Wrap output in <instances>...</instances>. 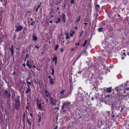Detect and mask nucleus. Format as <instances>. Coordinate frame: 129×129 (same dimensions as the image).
<instances>
[{
  "instance_id": "28",
  "label": "nucleus",
  "mask_w": 129,
  "mask_h": 129,
  "mask_svg": "<svg viewBox=\"0 0 129 129\" xmlns=\"http://www.w3.org/2000/svg\"><path fill=\"white\" fill-rule=\"evenodd\" d=\"M109 128V126H108L107 125H105L103 129H107L108 128Z\"/></svg>"
},
{
  "instance_id": "2",
  "label": "nucleus",
  "mask_w": 129,
  "mask_h": 129,
  "mask_svg": "<svg viewBox=\"0 0 129 129\" xmlns=\"http://www.w3.org/2000/svg\"><path fill=\"white\" fill-rule=\"evenodd\" d=\"M37 108L40 110H41L42 109V108L41 107V100H39L37 99Z\"/></svg>"
},
{
  "instance_id": "43",
  "label": "nucleus",
  "mask_w": 129,
  "mask_h": 129,
  "mask_svg": "<svg viewBox=\"0 0 129 129\" xmlns=\"http://www.w3.org/2000/svg\"><path fill=\"white\" fill-rule=\"evenodd\" d=\"M78 74H81V71H79L78 72Z\"/></svg>"
},
{
  "instance_id": "41",
  "label": "nucleus",
  "mask_w": 129,
  "mask_h": 129,
  "mask_svg": "<svg viewBox=\"0 0 129 129\" xmlns=\"http://www.w3.org/2000/svg\"><path fill=\"white\" fill-rule=\"evenodd\" d=\"M72 85H70V89H71V90H72Z\"/></svg>"
},
{
  "instance_id": "57",
  "label": "nucleus",
  "mask_w": 129,
  "mask_h": 129,
  "mask_svg": "<svg viewBox=\"0 0 129 129\" xmlns=\"http://www.w3.org/2000/svg\"><path fill=\"white\" fill-rule=\"evenodd\" d=\"M124 58V57H122V59H123Z\"/></svg>"
},
{
  "instance_id": "25",
  "label": "nucleus",
  "mask_w": 129,
  "mask_h": 129,
  "mask_svg": "<svg viewBox=\"0 0 129 129\" xmlns=\"http://www.w3.org/2000/svg\"><path fill=\"white\" fill-rule=\"evenodd\" d=\"M65 90H62L60 92V94L61 95H63V94L64 91H65Z\"/></svg>"
},
{
  "instance_id": "61",
  "label": "nucleus",
  "mask_w": 129,
  "mask_h": 129,
  "mask_svg": "<svg viewBox=\"0 0 129 129\" xmlns=\"http://www.w3.org/2000/svg\"><path fill=\"white\" fill-rule=\"evenodd\" d=\"M36 67V66L35 65H34L33 67L34 68H35Z\"/></svg>"
},
{
  "instance_id": "63",
  "label": "nucleus",
  "mask_w": 129,
  "mask_h": 129,
  "mask_svg": "<svg viewBox=\"0 0 129 129\" xmlns=\"http://www.w3.org/2000/svg\"><path fill=\"white\" fill-rule=\"evenodd\" d=\"M59 9V7H57V10H58Z\"/></svg>"
},
{
  "instance_id": "62",
  "label": "nucleus",
  "mask_w": 129,
  "mask_h": 129,
  "mask_svg": "<svg viewBox=\"0 0 129 129\" xmlns=\"http://www.w3.org/2000/svg\"><path fill=\"white\" fill-rule=\"evenodd\" d=\"M127 54L128 55H129V52L127 53Z\"/></svg>"
},
{
  "instance_id": "38",
  "label": "nucleus",
  "mask_w": 129,
  "mask_h": 129,
  "mask_svg": "<svg viewBox=\"0 0 129 129\" xmlns=\"http://www.w3.org/2000/svg\"><path fill=\"white\" fill-rule=\"evenodd\" d=\"M100 71L101 72V73H100L101 75H102L103 74L104 72L102 71V72L101 70Z\"/></svg>"
},
{
  "instance_id": "4",
  "label": "nucleus",
  "mask_w": 129,
  "mask_h": 129,
  "mask_svg": "<svg viewBox=\"0 0 129 129\" xmlns=\"http://www.w3.org/2000/svg\"><path fill=\"white\" fill-rule=\"evenodd\" d=\"M51 104L52 105H58L59 102L56 100L55 99L53 98H51L50 99Z\"/></svg>"
},
{
  "instance_id": "53",
  "label": "nucleus",
  "mask_w": 129,
  "mask_h": 129,
  "mask_svg": "<svg viewBox=\"0 0 129 129\" xmlns=\"http://www.w3.org/2000/svg\"><path fill=\"white\" fill-rule=\"evenodd\" d=\"M60 51H61V52H62L63 51V49H61L60 50Z\"/></svg>"
},
{
  "instance_id": "12",
  "label": "nucleus",
  "mask_w": 129,
  "mask_h": 129,
  "mask_svg": "<svg viewBox=\"0 0 129 129\" xmlns=\"http://www.w3.org/2000/svg\"><path fill=\"white\" fill-rule=\"evenodd\" d=\"M66 15H65L63 14L62 15V21L64 22H65L66 21Z\"/></svg>"
},
{
  "instance_id": "51",
  "label": "nucleus",
  "mask_w": 129,
  "mask_h": 129,
  "mask_svg": "<svg viewBox=\"0 0 129 129\" xmlns=\"http://www.w3.org/2000/svg\"><path fill=\"white\" fill-rule=\"evenodd\" d=\"M52 22V21H51V20H50V21H49V23H51Z\"/></svg>"
},
{
  "instance_id": "40",
  "label": "nucleus",
  "mask_w": 129,
  "mask_h": 129,
  "mask_svg": "<svg viewBox=\"0 0 129 129\" xmlns=\"http://www.w3.org/2000/svg\"><path fill=\"white\" fill-rule=\"evenodd\" d=\"M126 83H126V84H125V86H127V83H129V81H127Z\"/></svg>"
},
{
  "instance_id": "29",
  "label": "nucleus",
  "mask_w": 129,
  "mask_h": 129,
  "mask_svg": "<svg viewBox=\"0 0 129 129\" xmlns=\"http://www.w3.org/2000/svg\"><path fill=\"white\" fill-rule=\"evenodd\" d=\"M26 65L28 66V67L29 69H31V66L29 63V64H26Z\"/></svg>"
},
{
  "instance_id": "64",
  "label": "nucleus",
  "mask_w": 129,
  "mask_h": 129,
  "mask_svg": "<svg viewBox=\"0 0 129 129\" xmlns=\"http://www.w3.org/2000/svg\"><path fill=\"white\" fill-rule=\"evenodd\" d=\"M118 17H120V15H118Z\"/></svg>"
},
{
  "instance_id": "56",
  "label": "nucleus",
  "mask_w": 129,
  "mask_h": 129,
  "mask_svg": "<svg viewBox=\"0 0 129 129\" xmlns=\"http://www.w3.org/2000/svg\"><path fill=\"white\" fill-rule=\"evenodd\" d=\"M111 116L112 117H114V115H111Z\"/></svg>"
},
{
  "instance_id": "10",
  "label": "nucleus",
  "mask_w": 129,
  "mask_h": 129,
  "mask_svg": "<svg viewBox=\"0 0 129 129\" xmlns=\"http://www.w3.org/2000/svg\"><path fill=\"white\" fill-rule=\"evenodd\" d=\"M104 90L105 91L109 93H111L112 91L111 87L105 88L104 89Z\"/></svg>"
},
{
  "instance_id": "9",
  "label": "nucleus",
  "mask_w": 129,
  "mask_h": 129,
  "mask_svg": "<svg viewBox=\"0 0 129 129\" xmlns=\"http://www.w3.org/2000/svg\"><path fill=\"white\" fill-rule=\"evenodd\" d=\"M48 78L49 79V82L51 84H53L54 83V79L52 78L50 76H48Z\"/></svg>"
},
{
  "instance_id": "54",
  "label": "nucleus",
  "mask_w": 129,
  "mask_h": 129,
  "mask_svg": "<svg viewBox=\"0 0 129 129\" xmlns=\"http://www.w3.org/2000/svg\"><path fill=\"white\" fill-rule=\"evenodd\" d=\"M57 62V60L55 61V64H56Z\"/></svg>"
},
{
  "instance_id": "1",
  "label": "nucleus",
  "mask_w": 129,
  "mask_h": 129,
  "mask_svg": "<svg viewBox=\"0 0 129 129\" xmlns=\"http://www.w3.org/2000/svg\"><path fill=\"white\" fill-rule=\"evenodd\" d=\"M113 108L117 111H119L120 115L124 114L126 113L127 107L125 106V103L122 101L119 102Z\"/></svg>"
},
{
  "instance_id": "24",
  "label": "nucleus",
  "mask_w": 129,
  "mask_h": 129,
  "mask_svg": "<svg viewBox=\"0 0 129 129\" xmlns=\"http://www.w3.org/2000/svg\"><path fill=\"white\" fill-rule=\"evenodd\" d=\"M61 21L60 19L59 18H58L57 19V21H56L55 22L56 23H58L59 22Z\"/></svg>"
},
{
  "instance_id": "32",
  "label": "nucleus",
  "mask_w": 129,
  "mask_h": 129,
  "mask_svg": "<svg viewBox=\"0 0 129 129\" xmlns=\"http://www.w3.org/2000/svg\"><path fill=\"white\" fill-rule=\"evenodd\" d=\"M35 24V22L34 21H33L31 23V25H34Z\"/></svg>"
},
{
  "instance_id": "17",
  "label": "nucleus",
  "mask_w": 129,
  "mask_h": 129,
  "mask_svg": "<svg viewBox=\"0 0 129 129\" xmlns=\"http://www.w3.org/2000/svg\"><path fill=\"white\" fill-rule=\"evenodd\" d=\"M87 41L86 40H85V42L83 44L81 45V46L82 47L83 46V47H85L87 43Z\"/></svg>"
},
{
  "instance_id": "42",
  "label": "nucleus",
  "mask_w": 129,
  "mask_h": 129,
  "mask_svg": "<svg viewBox=\"0 0 129 129\" xmlns=\"http://www.w3.org/2000/svg\"><path fill=\"white\" fill-rule=\"evenodd\" d=\"M29 60H27V62H26V64H27H27H29Z\"/></svg>"
},
{
  "instance_id": "44",
  "label": "nucleus",
  "mask_w": 129,
  "mask_h": 129,
  "mask_svg": "<svg viewBox=\"0 0 129 129\" xmlns=\"http://www.w3.org/2000/svg\"><path fill=\"white\" fill-rule=\"evenodd\" d=\"M38 8H37L36 9V12H37L38 11Z\"/></svg>"
},
{
  "instance_id": "60",
  "label": "nucleus",
  "mask_w": 129,
  "mask_h": 129,
  "mask_svg": "<svg viewBox=\"0 0 129 129\" xmlns=\"http://www.w3.org/2000/svg\"><path fill=\"white\" fill-rule=\"evenodd\" d=\"M123 54L124 55H125V52H124L123 53Z\"/></svg>"
},
{
  "instance_id": "13",
  "label": "nucleus",
  "mask_w": 129,
  "mask_h": 129,
  "mask_svg": "<svg viewBox=\"0 0 129 129\" xmlns=\"http://www.w3.org/2000/svg\"><path fill=\"white\" fill-rule=\"evenodd\" d=\"M4 92L8 95V96L9 97H10L11 96V94L7 90H5Z\"/></svg>"
},
{
  "instance_id": "34",
  "label": "nucleus",
  "mask_w": 129,
  "mask_h": 129,
  "mask_svg": "<svg viewBox=\"0 0 129 129\" xmlns=\"http://www.w3.org/2000/svg\"><path fill=\"white\" fill-rule=\"evenodd\" d=\"M58 48V46L57 45L56 46L55 48V50H57Z\"/></svg>"
},
{
  "instance_id": "52",
  "label": "nucleus",
  "mask_w": 129,
  "mask_h": 129,
  "mask_svg": "<svg viewBox=\"0 0 129 129\" xmlns=\"http://www.w3.org/2000/svg\"><path fill=\"white\" fill-rule=\"evenodd\" d=\"M75 44H76V45H79V43H78V45H77V43H76Z\"/></svg>"
},
{
  "instance_id": "46",
  "label": "nucleus",
  "mask_w": 129,
  "mask_h": 129,
  "mask_svg": "<svg viewBox=\"0 0 129 129\" xmlns=\"http://www.w3.org/2000/svg\"><path fill=\"white\" fill-rule=\"evenodd\" d=\"M22 65H23V66H24V67H25V66H26V65H25V64H22Z\"/></svg>"
},
{
  "instance_id": "23",
  "label": "nucleus",
  "mask_w": 129,
  "mask_h": 129,
  "mask_svg": "<svg viewBox=\"0 0 129 129\" xmlns=\"http://www.w3.org/2000/svg\"><path fill=\"white\" fill-rule=\"evenodd\" d=\"M103 28L102 27L99 28L98 29V31L99 32H101L103 31Z\"/></svg>"
},
{
  "instance_id": "14",
  "label": "nucleus",
  "mask_w": 129,
  "mask_h": 129,
  "mask_svg": "<svg viewBox=\"0 0 129 129\" xmlns=\"http://www.w3.org/2000/svg\"><path fill=\"white\" fill-rule=\"evenodd\" d=\"M20 98V96H17L16 97L15 99V101L16 102H19V99Z\"/></svg>"
},
{
  "instance_id": "49",
  "label": "nucleus",
  "mask_w": 129,
  "mask_h": 129,
  "mask_svg": "<svg viewBox=\"0 0 129 129\" xmlns=\"http://www.w3.org/2000/svg\"><path fill=\"white\" fill-rule=\"evenodd\" d=\"M26 109H28V106H26Z\"/></svg>"
},
{
  "instance_id": "21",
  "label": "nucleus",
  "mask_w": 129,
  "mask_h": 129,
  "mask_svg": "<svg viewBox=\"0 0 129 129\" xmlns=\"http://www.w3.org/2000/svg\"><path fill=\"white\" fill-rule=\"evenodd\" d=\"M10 52L12 54H13L14 53H13V46H12L11 47Z\"/></svg>"
},
{
  "instance_id": "58",
  "label": "nucleus",
  "mask_w": 129,
  "mask_h": 129,
  "mask_svg": "<svg viewBox=\"0 0 129 129\" xmlns=\"http://www.w3.org/2000/svg\"><path fill=\"white\" fill-rule=\"evenodd\" d=\"M84 24H88V23H84Z\"/></svg>"
},
{
  "instance_id": "16",
  "label": "nucleus",
  "mask_w": 129,
  "mask_h": 129,
  "mask_svg": "<svg viewBox=\"0 0 129 129\" xmlns=\"http://www.w3.org/2000/svg\"><path fill=\"white\" fill-rule=\"evenodd\" d=\"M93 81L92 80H90V79H87L86 82L87 83H89L92 84V83Z\"/></svg>"
},
{
  "instance_id": "18",
  "label": "nucleus",
  "mask_w": 129,
  "mask_h": 129,
  "mask_svg": "<svg viewBox=\"0 0 129 129\" xmlns=\"http://www.w3.org/2000/svg\"><path fill=\"white\" fill-rule=\"evenodd\" d=\"M66 40L70 39V38L69 36V34L67 33H66Z\"/></svg>"
},
{
  "instance_id": "59",
  "label": "nucleus",
  "mask_w": 129,
  "mask_h": 129,
  "mask_svg": "<svg viewBox=\"0 0 129 129\" xmlns=\"http://www.w3.org/2000/svg\"><path fill=\"white\" fill-rule=\"evenodd\" d=\"M74 50V49L72 48V49H71V51H72V50Z\"/></svg>"
},
{
  "instance_id": "5",
  "label": "nucleus",
  "mask_w": 129,
  "mask_h": 129,
  "mask_svg": "<svg viewBox=\"0 0 129 129\" xmlns=\"http://www.w3.org/2000/svg\"><path fill=\"white\" fill-rule=\"evenodd\" d=\"M122 87H121V86H120L119 87H117L116 88V89L118 92V93L121 94H121H123V89L122 88Z\"/></svg>"
},
{
  "instance_id": "27",
  "label": "nucleus",
  "mask_w": 129,
  "mask_h": 129,
  "mask_svg": "<svg viewBox=\"0 0 129 129\" xmlns=\"http://www.w3.org/2000/svg\"><path fill=\"white\" fill-rule=\"evenodd\" d=\"M52 60L53 61H56L57 60V57H54L53 59H52Z\"/></svg>"
},
{
  "instance_id": "20",
  "label": "nucleus",
  "mask_w": 129,
  "mask_h": 129,
  "mask_svg": "<svg viewBox=\"0 0 129 129\" xmlns=\"http://www.w3.org/2000/svg\"><path fill=\"white\" fill-rule=\"evenodd\" d=\"M106 52L105 50H102V53L104 56H105L106 55V53L105 52Z\"/></svg>"
},
{
  "instance_id": "36",
  "label": "nucleus",
  "mask_w": 129,
  "mask_h": 129,
  "mask_svg": "<svg viewBox=\"0 0 129 129\" xmlns=\"http://www.w3.org/2000/svg\"><path fill=\"white\" fill-rule=\"evenodd\" d=\"M41 118L40 117L39 118L38 120V121L39 122H40V121H41Z\"/></svg>"
},
{
  "instance_id": "47",
  "label": "nucleus",
  "mask_w": 129,
  "mask_h": 129,
  "mask_svg": "<svg viewBox=\"0 0 129 129\" xmlns=\"http://www.w3.org/2000/svg\"><path fill=\"white\" fill-rule=\"evenodd\" d=\"M77 28H78V27H77V26H75V28L76 29H77Z\"/></svg>"
},
{
  "instance_id": "50",
  "label": "nucleus",
  "mask_w": 129,
  "mask_h": 129,
  "mask_svg": "<svg viewBox=\"0 0 129 129\" xmlns=\"http://www.w3.org/2000/svg\"><path fill=\"white\" fill-rule=\"evenodd\" d=\"M30 116H33V114H32L31 113H30Z\"/></svg>"
},
{
  "instance_id": "19",
  "label": "nucleus",
  "mask_w": 129,
  "mask_h": 129,
  "mask_svg": "<svg viewBox=\"0 0 129 129\" xmlns=\"http://www.w3.org/2000/svg\"><path fill=\"white\" fill-rule=\"evenodd\" d=\"M32 38L33 40L34 41H36L37 40V38L36 36H33L32 37Z\"/></svg>"
},
{
  "instance_id": "3",
  "label": "nucleus",
  "mask_w": 129,
  "mask_h": 129,
  "mask_svg": "<svg viewBox=\"0 0 129 129\" xmlns=\"http://www.w3.org/2000/svg\"><path fill=\"white\" fill-rule=\"evenodd\" d=\"M63 106L62 107V109L63 110L64 108H69L70 106V103L68 102L63 101Z\"/></svg>"
},
{
  "instance_id": "30",
  "label": "nucleus",
  "mask_w": 129,
  "mask_h": 129,
  "mask_svg": "<svg viewBox=\"0 0 129 129\" xmlns=\"http://www.w3.org/2000/svg\"><path fill=\"white\" fill-rule=\"evenodd\" d=\"M54 74V70L53 69H52L51 74L53 76Z\"/></svg>"
},
{
  "instance_id": "22",
  "label": "nucleus",
  "mask_w": 129,
  "mask_h": 129,
  "mask_svg": "<svg viewBox=\"0 0 129 129\" xmlns=\"http://www.w3.org/2000/svg\"><path fill=\"white\" fill-rule=\"evenodd\" d=\"M80 19V16H79V17L78 18H77V20L76 21V23H77L78 22H79Z\"/></svg>"
},
{
  "instance_id": "35",
  "label": "nucleus",
  "mask_w": 129,
  "mask_h": 129,
  "mask_svg": "<svg viewBox=\"0 0 129 129\" xmlns=\"http://www.w3.org/2000/svg\"><path fill=\"white\" fill-rule=\"evenodd\" d=\"M110 97H111V95H110V94H108V95H107L106 96V98H110Z\"/></svg>"
},
{
  "instance_id": "39",
  "label": "nucleus",
  "mask_w": 129,
  "mask_h": 129,
  "mask_svg": "<svg viewBox=\"0 0 129 129\" xmlns=\"http://www.w3.org/2000/svg\"><path fill=\"white\" fill-rule=\"evenodd\" d=\"M35 48H36L37 49H39V47L37 45L35 46Z\"/></svg>"
},
{
  "instance_id": "7",
  "label": "nucleus",
  "mask_w": 129,
  "mask_h": 129,
  "mask_svg": "<svg viewBox=\"0 0 129 129\" xmlns=\"http://www.w3.org/2000/svg\"><path fill=\"white\" fill-rule=\"evenodd\" d=\"M15 27L16 28L15 29V31L17 32L21 30L23 28V27L21 25H19L17 26H16Z\"/></svg>"
},
{
  "instance_id": "8",
  "label": "nucleus",
  "mask_w": 129,
  "mask_h": 129,
  "mask_svg": "<svg viewBox=\"0 0 129 129\" xmlns=\"http://www.w3.org/2000/svg\"><path fill=\"white\" fill-rule=\"evenodd\" d=\"M15 106V109L17 110H18L19 109V107L20 106V102H16Z\"/></svg>"
},
{
  "instance_id": "6",
  "label": "nucleus",
  "mask_w": 129,
  "mask_h": 129,
  "mask_svg": "<svg viewBox=\"0 0 129 129\" xmlns=\"http://www.w3.org/2000/svg\"><path fill=\"white\" fill-rule=\"evenodd\" d=\"M123 94H125V95H127L129 94V87L126 88L123 90Z\"/></svg>"
},
{
  "instance_id": "48",
  "label": "nucleus",
  "mask_w": 129,
  "mask_h": 129,
  "mask_svg": "<svg viewBox=\"0 0 129 129\" xmlns=\"http://www.w3.org/2000/svg\"><path fill=\"white\" fill-rule=\"evenodd\" d=\"M41 6L40 5H39L37 8H39Z\"/></svg>"
},
{
  "instance_id": "45",
  "label": "nucleus",
  "mask_w": 129,
  "mask_h": 129,
  "mask_svg": "<svg viewBox=\"0 0 129 129\" xmlns=\"http://www.w3.org/2000/svg\"><path fill=\"white\" fill-rule=\"evenodd\" d=\"M96 7H98V8H100V6H99V5H96Z\"/></svg>"
},
{
  "instance_id": "33",
  "label": "nucleus",
  "mask_w": 129,
  "mask_h": 129,
  "mask_svg": "<svg viewBox=\"0 0 129 129\" xmlns=\"http://www.w3.org/2000/svg\"><path fill=\"white\" fill-rule=\"evenodd\" d=\"M75 0H71L70 2L72 4H74V3Z\"/></svg>"
},
{
  "instance_id": "26",
  "label": "nucleus",
  "mask_w": 129,
  "mask_h": 129,
  "mask_svg": "<svg viewBox=\"0 0 129 129\" xmlns=\"http://www.w3.org/2000/svg\"><path fill=\"white\" fill-rule=\"evenodd\" d=\"M27 121L28 123V125H31V124L30 123L29 120L27 118Z\"/></svg>"
},
{
  "instance_id": "55",
  "label": "nucleus",
  "mask_w": 129,
  "mask_h": 129,
  "mask_svg": "<svg viewBox=\"0 0 129 129\" xmlns=\"http://www.w3.org/2000/svg\"><path fill=\"white\" fill-rule=\"evenodd\" d=\"M30 20L31 21H33V19L32 18H31L30 19Z\"/></svg>"
},
{
  "instance_id": "15",
  "label": "nucleus",
  "mask_w": 129,
  "mask_h": 129,
  "mask_svg": "<svg viewBox=\"0 0 129 129\" xmlns=\"http://www.w3.org/2000/svg\"><path fill=\"white\" fill-rule=\"evenodd\" d=\"M45 92L46 96L47 97H48L49 96V92L46 90L45 91Z\"/></svg>"
},
{
  "instance_id": "31",
  "label": "nucleus",
  "mask_w": 129,
  "mask_h": 129,
  "mask_svg": "<svg viewBox=\"0 0 129 129\" xmlns=\"http://www.w3.org/2000/svg\"><path fill=\"white\" fill-rule=\"evenodd\" d=\"M74 33L75 32L74 31H73V32H72V33L70 34V36H71V37H73L74 34Z\"/></svg>"
},
{
  "instance_id": "11",
  "label": "nucleus",
  "mask_w": 129,
  "mask_h": 129,
  "mask_svg": "<svg viewBox=\"0 0 129 129\" xmlns=\"http://www.w3.org/2000/svg\"><path fill=\"white\" fill-rule=\"evenodd\" d=\"M27 88L26 89V90L25 92V93H27L29 92L30 90V87L29 85H27Z\"/></svg>"
},
{
  "instance_id": "37",
  "label": "nucleus",
  "mask_w": 129,
  "mask_h": 129,
  "mask_svg": "<svg viewBox=\"0 0 129 129\" xmlns=\"http://www.w3.org/2000/svg\"><path fill=\"white\" fill-rule=\"evenodd\" d=\"M27 85H30L31 84V83L29 82H26Z\"/></svg>"
}]
</instances>
